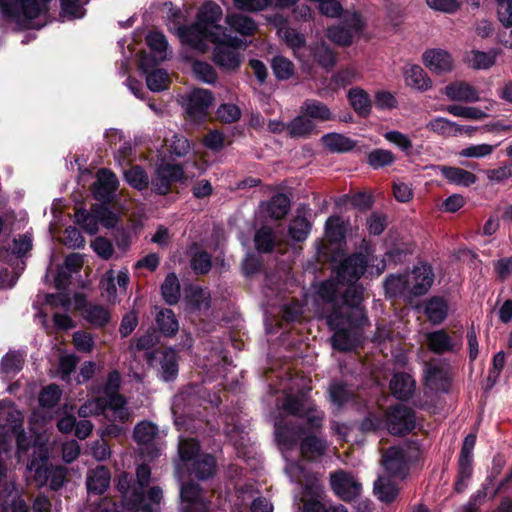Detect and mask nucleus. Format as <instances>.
Here are the masks:
<instances>
[{"mask_svg": "<svg viewBox=\"0 0 512 512\" xmlns=\"http://www.w3.org/2000/svg\"><path fill=\"white\" fill-rule=\"evenodd\" d=\"M51 466L48 461L47 452L42 449H39L38 455L34 453L29 460L27 468L34 471V481L38 487H43L47 484L50 478Z\"/></svg>", "mask_w": 512, "mask_h": 512, "instance_id": "obj_26", "label": "nucleus"}, {"mask_svg": "<svg viewBox=\"0 0 512 512\" xmlns=\"http://www.w3.org/2000/svg\"><path fill=\"white\" fill-rule=\"evenodd\" d=\"M429 348L435 353L458 352L462 346L460 336L450 337L444 330L431 332L427 335Z\"/></svg>", "mask_w": 512, "mask_h": 512, "instance_id": "obj_20", "label": "nucleus"}, {"mask_svg": "<svg viewBox=\"0 0 512 512\" xmlns=\"http://www.w3.org/2000/svg\"><path fill=\"white\" fill-rule=\"evenodd\" d=\"M426 385L435 391L446 392L449 388V368L439 364H427L425 368Z\"/></svg>", "mask_w": 512, "mask_h": 512, "instance_id": "obj_23", "label": "nucleus"}, {"mask_svg": "<svg viewBox=\"0 0 512 512\" xmlns=\"http://www.w3.org/2000/svg\"><path fill=\"white\" fill-rule=\"evenodd\" d=\"M382 466L389 476L403 479L408 470L405 450L400 447L389 448L382 456Z\"/></svg>", "mask_w": 512, "mask_h": 512, "instance_id": "obj_16", "label": "nucleus"}, {"mask_svg": "<svg viewBox=\"0 0 512 512\" xmlns=\"http://www.w3.org/2000/svg\"><path fill=\"white\" fill-rule=\"evenodd\" d=\"M119 181L109 169L102 168L97 173V180L91 186L93 197L102 205L111 204L116 197Z\"/></svg>", "mask_w": 512, "mask_h": 512, "instance_id": "obj_11", "label": "nucleus"}, {"mask_svg": "<svg viewBox=\"0 0 512 512\" xmlns=\"http://www.w3.org/2000/svg\"><path fill=\"white\" fill-rule=\"evenodd\" d=\"M271 67L278 80H288L294 74V64L284 56H275L272 59Z\"/></svg>", "mask_w": 512, "mask_h": 512, "instance_id": "obj_52", "label": "nucleus"}, {"mask_svg": "<svg viewBox=\"0 0 512 512\" xmlns=\"http://www.w3.org/2000/svg\"><path fill=\"white\" fill-rule=\"evenodd\" d=\"M217 468L215 456L210 453H202L184 469L190 477L198 481H207L216 475Z\"/></svg>", "mask_w": 512, "mask_h": 512, "instance_id": "obj_19", "label": "nucleus"}, {"mask_svg": "<svg viewBox=\"0 0 512 512\" xmlns=\"http://www.w3.org/2000/svg\"><path fill=\"white\" fill-rule=\"evenodd\" d=\"M255 248L262 253H270L275 246L274 235L269 227H262L256 231L254 236Z\"/></svg>", "mask_w": 512, "mask_h": 512, "instance_id": "obj_51", "label": "nucleus"}, {"mask_svg": "<svg viewBox=\"0 0 512 512\" xmlns=\"http://www.w3.org/2000/svg\"><path fill=\"white\" fill-rule=\"evenodd\" d=\"M416 424L414 412L403 404H398L385 414V426L393 435L409 433Z\"/></svg>", "mask_w": 512, "mask_h": 512, "instance_id": "obj_9", "label": "nucleus"}, {"mask_svg": "<svg viewBox=\"0 0 512 512\" xmlns=\"http://www.w3.org/2000/svg\"><path fill=\"white\" fill-rule=\"evenodd\" d=\"M62 392L57 385H49L39 395V403L42 407L52 408L61 398Z\"/></svg>", "mask_w": 512, "mask_h": 512, "instance_id": "obj_64", "label": "nucleus"}, {"mask_svg": "<svg viewBox=\"0 0 512 512\" xmlns=\"http://www.w3.org/2000/svg\"><path fill=\"white\" fill-rule=\"evenodd\" d=\"M410 296H421L427 293L434 282L432 267L428 264H420L408 273Z\"/></svg>", "mask_w": 512, "mask_h": 512, "instance_id": "obj_17", "label": "nucleus"}, {"mask_svg": "<svg viewBox=\"0 0 512 512\" xmlns=\"http://www.w3.org/2000/svg\"><path fill=\"white\" fill-rule=\"evenodd\" d=\"M348 230V223L341 217H331L326 221L325 235L330 242L341 243Z\"/></svg>", "mask_w": 512, "mask_h": 512, "instance_id": "obj_46", "label": "nucleus"}, {"mask_svg": "<svg viewBox=\"0 0 512 512\" xmlns=\"http://www.w3.org/2000/svg\"><path fill=\"white\" fill-rule=\"evenodd\" d=\"M158 434V426L149 420L140 421L133 429L132 438L140 446V454L149 460L160 455V450L154 443Z\"/></svg>", "mask_w": 512, "mask_h": 512, "instance_id": "obj_8", "label": "nucleus"}, {"mask_svg": "<svg viewBox=\"0 0 512 512\" xmlns=\"http://www.w3.org/2000/svg\"><path fill=\"white\" fill-rule=\"evenodd\" d=\"M403 76L406 85L417 91L424 92L432 87V80L419 65L407 64L403 69Z\"/></svg>", "mask_w": 512, "mask_h": 512, "instance_id": "obj_25", "label": "nucleus"}, {"mask_svg": "<svg viewBox=\"0 0 512 512\" xmlns=\"http://www.w3.org/2000/svg\"><path fill=\"white\" fill-rule=\"evenodd\" d=\"M155 321L158 330L166 337H172L178 332L179 324L171 309H161L156 314Z\"/></svg>", "mask_w": 512, "mask_h": 512, "instance_id": "obj_39", "label": "nucleus"}, {"mask_svg": "<svg viewBox=\"0 0 512 512\" xmlns=\"http://www.w3.org/2000/svg\"><path fill=\"white\" fill-rule=\"evenodd\" d=\"M154 59L149 57H143L140 61V68L146 74L147 87L153 92H160L167 88L169 82V75L164 69H153L152 67Z\"/></svg>", "mask_w": 512, "mask_h": 512, "instance_id": "obj_22", "label": "nucleus"}, {"mask_svg": "<svg viewBox=\"0 0 512 512\" xmlns=\"http://www.w3.org/2000/svg\"><path fill=\"white\" fill-rule=\"evenodd\" d=\"M348 100L357 114L366 117L371 112L372 102L369 94L362 88L355 87L349 90Z\"/></svg>", "mask_w": 512, "mask_h": 512, "instance_id": "obj_36", "label": "nucleus"}, {"mask_svg": "<svg viewBox=\"0 0 512 512\" xmlns=\"http://www.w3.org/2000/svg\"><path fill=\"white\" fill-rule=\"evenodd\" d=\"M216 44L213 52L214 62L223 70L235 71L241 64V54L238 51L239 40L227 34V39L211 40Z\"/></svg>", "mask_w": 512, "mask_h": 512, "instance_id": "obj_7", "label": "nucleus"}, {"mask_svg": "<svg viewBox=\"0 0 512 512\" xmlns=\"http://www.w3.org/2000/svg\"><path fill=\"white\" fill-rule=\"evenodd\" d=\"M370 267V273L379 276L386 268L384 259H367L361 253L352 254L342 259L338 265H334L336 279L341 284H355L367 268Z\"/></svg>", "mask_w": 512, "mask_h": 512, "instance_id": "obj_1", "label": "nucleus"}, {"mask_svg": "<svg viewBox=\"0 0 512 512\" xmlns=\"http://www.w3.org/2000/svg\"><path fill=\"white\" fill-rule=\"evenodd\" d=\"M51 0H0L3 18L15 22L20 28L30 27L32 20L47 10Z\"/></svg>", "mask_w": 512, "mask_h": 512, "instance_id": "obj_2", "label": "nucleus"}, {"mask_svg": "<svg viewBox=\"0 0 512 512\" xmlns=\"http://www.w3.org/2000/svg\"><path fill=\"white\" fill-rule=\"evenodd\" d=\"M204 490L200 484L190 479L180 485V499L182 504L204 499Z\"/></svg>", "mask_w": 512, "mask_h": 512, "instance_id": "obj_53", "label": "nucleus"}, {"mask_svg": "<svg viewBox=\"0 0 512 512\" xmlns=\"http://www.w3.org/2000/svg\"><path fill=\"white\" fill-rule=\"evenodd\" d=\"M330 485L334 493L343 500H353L362 491L361 483L352 474L342 470L331 474Z\"/></svg>", "mask_w": 512, "mask_h": 512, "instance_id": "obj_14", "label": "nucleus"}, {"mask_svg": "<svg viewBox=\"0 0 512 512\" xmlns=\"http://www.w3.org/2000/svg\"><path fill=\"white\" fill-rule=\"evenodd\" d=\"M195 77L205 83L212 84L217 79L215 69L207 62L196 60L192 64Z\"/></svg>", "mask_w": 512, "mask_h": 512, "instance_id": "obj_57", "label": "nucleus"}, {"mask_svg": "<svg viewBox=\"0 0 512 512\" xmlns=\"http://www.w3.org/2000/svg\"><path fill=\"white\" fill-rule=\"evenodd\" d=\"M310 230V223L304 217L294 218L289 225V235L297 242L306 239Z\"/></svg>", "mask_w": 512, "mask_h": 512, "instance_id": "obj_61", "label": "nucleus"}, {"mask_svg": "<svg viewBox=\"0 0 512 512\" xmlns=\"http://www.w3.org/2000/svg\"><path fill=\"white\" fill-rule=\"evenodd\" d=\"M211 306L210 295L201 288H195L187 296V307L191 312L208 311Z\"/></svg>", "mask_w": 512, "mask_h": 512, "instance_id": "obj_50", "label": "nucleus"}, {"mask_svg": "<svg viewBox=\"0 0 512 512\" xmlns=\"http://www.w3.org/2000/svg\"><path fill=\"white\" fill-rule=\"evenodd\" d=\"M146 40L150 49L157 53L159 60H165L168 47L165 36L160 32H151L148 34Z\"/></svg>", "mask_w": 512, "mask_h": 512, "instance_id": "obj_62", "label": "nucleus"}, {"mask_svg": "<svg viewBox=\"0 0 512 512\" xmlns=\"http://www.w3.org/2000/svg\"><path fill=\"white\" fill-rule=\"evenodd\" d=\"M439 169L449 183L458 186L468 187L474 184L477 179L473 173L462 168L441 166Z\"/></svg>", "mask_w": 512, "mask_h": 512, "instance_id": "obj_35", "label": "nucleus"}, {"mask_svg": "<svg viewBox=\"0 0 512 512\" xmlns=\"http://www.w3.org/2000/svg\"><path fill=\"white\" fill-rule=\"evenodd\" d=\"M290 209L289 198L282 193L276 194L269 201L267 211L269 216L275 220L285 217Z\"/></svg>", "mask_w": 512, "mask_h": 512, "instance_id": "obj_49", "label": "nucleus"}, {"mask_svg": "<svg viewBox=\"0 0 512 512\" xmlns=\"http://www.w3.org/2000/svg\"><path fill=\"white\" fill-rule=\"evenodd\" d=\"M362 293L363 290L361 287L354 286V284L348 285L343 295L344 304L348 306V311L344 318L350 317V319L366 321L363 310L359 307L362 301Z\"/></svg>", "mask_w": 512, "mask_h": 512, "instance_id": "obj_28", "label": "nucleus"}, {"mask_svg": "<svg viewBox=\"0 0 512 512\" xmlns=\"http://www.w3.org/2000/svg\"><path fill=\"white\" fill-rule=\"evenodd\" d=\"M448 312V306L444 299L440 297H432L425 305V313L427 318L433 324L442 323Z\"/></svg>", "mask_w": 512, "mask_h": 512, "instance_id": "obj_42", "label": "nucleus"}, {"mask_svg": "<svg viewBox=\"0 0 512 512\" xmlns=\"http://www.w3.org/2000/svg\"><path fill=\"white\" fill-rule=\"evenodd\" d=\"M291 480L303 482L302 507L299 512H320V484L316 474H310L299 463L292 462L285 469Z\"/></svg>", "mask_w": 512, "mask_h": 512, "instance_id": "obj_3", "label": "nucleus"}, {"mask_svg": "<svg viewBox=\"0 0 512 512\" xmlns=\"http://www.w3.org/2000/svg\"><path fill=\"white\" fill-rule=\"evenodd\" d=\"M102 416L106 422L127 423L130 421L131 412L126 407V399L115 392L105 397Z\"/></svg>", "mask_w": 512, "mask_h": 512, "instance_id": "obj_15", "label": "nucleus"}, {"mask_svg": "<svg viewBox=\"0 0 512 512\" xmlns=\"http://www.w3.org/2000/svg\"><path fill=\"white\" fill-rule=\"evenodd\" d=\"M497 145L491 144H475L467 146L459 152V155L466 158H485L490 156Z\"/></svg>", "mask_w": 512, "mask_h": 512, "instance_id": "obj_63", "label": "nucleus"}, {"mask_svg": "<svg viewBox=\"0 0 512 512\" xmlns=\"http://www.w3.org/2000/svg\"><path fill=\"white\" fill-rule=\"evenodd\" d=\"M446 111L453 116L462 117L469 120H481L487 117V114L479 108L460 105H449Z\"/></svg>", "mask_w": 512, "mask_h": 512, "instance_id": "obj_54", "label": "nucleus"}, {"mask_svg": "<svg viewBox=\"0 0 512 512\" xmlns=\"http://www.w3.org/2000/svg\"><path fill=\"white\" fill-rule=\"evenodd\" d=\"M23 426V419L21 413L12 406L0 405V427L5 430V433H0V448L6 451L2 437L6 434L11 433L16 428Z\"/></svg>", "mask_w": 512, "mask_h": 512, "instance_id": "obj_31", "label": "nucleus"}, {"mask_svg": "<svg viewBox=\"0 0 512 512\" xmlns=\"http://www.w3.org/2000/svg\"><path fill=\"white\" fill-rule=\"evenodd\" d=\"M444 93L452 101L476 102L479 100L476 89L465 82H455L447 85Z\"/></svg>", "mask_w": 512, "mask_h": 512, "instance_id": "obj_32", "label": "nucleus"}, {"mask_svg": "<svg viewBox=\"0 0 512 512\" xmlns=\"http://www.w3.org/2000/svg\"><path fill=\"white\" fill-rule=\"evenodd\" d=\"M367 161L373 169H379L391 165L395 161V156L389 150L375 149L368 154Z\"/></svg>", "mask_w": 512, "mask_h": 512, "instance_id": "obj_55", "label": "nucleus"}, {"mask_svg": "<svg viewBox=\"0 0 512 512\" xmlns=\"http://www.w3.org/2000/svg\"><path fill=\"white\" fill-rule=\"evenodd\" d=\"M92 211L97 217V221L108 229L114 228L119 220V217L107 205H94Z\"/></svg>", "mask_w": 512, "mask_h": 512, "instance_id": "obj_59", "label": "nucleus"}, {"mask_svg": "<svg viewBox=\"0 0 512 512\" xmlns=\"http://www.w3.org/2000/svg\"><path fill=\"white\" fill-rule=\"evenodd\" d=\"M366 321L344 318L334 312L328 317V325L335 329L332 337V345L342 351H349L357 347L360 343V326Z\"/></svg>", "mask_w": 512, "mask_h": 512, "instance_id": "obj_4", "label": "nucleus"}, {"mask_svg": "<svg viewBox=\"0 0 512 512\" xmlns=\"http://www.w3.org/2000/svg\"><path fill=\"white\" fill-rule=\"evenodd\" d=\"M300 451L306 460H317L320 457V440L316 436L305 437L300 443Z\"/></svg>", "mask_w": 512, "mask_h": 512, "instance_id": "obj_58", "label": "nucleus"}, {"mask_svg": "<svg viewBox=\"0 0 512 512\" xmlns=\"http://www.w3.org/2000/svg\"><path fill=\"white\" fill-rule=\"evenodd\" d=\"M320 120V104L315 100H306L300 112L287 124V134L292 138L306 137L316 128Z\"/></svg>", "mask_w": 512, "mask_h": 512, "instance_id": "obj_6", "label": "nucleus"}, {"mask_svg": "<svg viewBox=\"0 0 512 512\" xmlns=\"http://www.w3.org/2000/svg\"><path fill=\"white\" fill-rule=\"evenodd\" d=\"M497 53L495 51L483 52L474 50L471 52L469 62L475 69H489L495 64Z\"/></svg>", "mask_w": 512, "mask_h": 512, "instance_id": "obj_56", "label": "nucleus"}, {"mask_svg": "<svg viewBox=\"0 0 512 512\" xmlns=\"http://www.w3.org/2000/svg\"><path fill=\"white\" fill-rule=\"evenodd\" d=\"M117 488L123 497L124 505L135 506L144 501V494L138 490L135 478L131 474L123 473L119 477Z\"/></svg>", "mask_w": 512, "mask_h": 512, "instance_id": "obj_27", "label": "nucleus"}, {"mask_svg": "<svg viewBox=\"0 0 512 512\" xmlns=\"http://www.w3.org/2000/svg\"><path fill=\"white\" fill-rule=\"evenodd\" d=\"M86 319L91 324L102 327L109 322L110 314L103 306L91 305L86 309Z\"/></svg>", "mask_w": 512, "mask_h": 512, "instance_id": "obj_60", "label": "nucleus"}, {"mask_svg": "<svg viewBox=\"0 0 512 512\" xmlns=\"http://www.w3.org/2000/svg\"><path fill=\"white\" fill-rule=\"evenodd\" d=\"M391 476H380L374 483V493L377 498L386 503L392 502L398 495L399 488Z\"/></svg>", "mask_w": 512, "mask_h": 512, "instance_id": "obj_38", "label": "nucleus"}, {"mask_svg": "<svg viewBox=\"0 0 512 512\" xmlns=\"http://www.w3.org/2000/svg\"><path fill=\"white\" fill-rule=\"evenodd\" d=\"M414 387V380L406 373H397L390 381V389L393 395L398 399L409 398L414 391Z\"/></svg>", "mask_w": 512, "mask_h": 512, "instance_id": "obj_37", "label": "nucleus"}, {"mask_svg": "<svg viewBox=\"0 0 512 512\" xmlns=\"http://www.w3.org/2000/svg\"><path fill=\"white\" fill-rule=\"evenodd\" d=\"M384 288L386 295L389 297L404 296L411 298L408 273L388 276L384 282Z\"/></svg>", "mask_w": 512, "mask_h": 512, "instance_id": "obj_34", "label": "nucleus"}, {"mask_svg": "<svg viewBox=\"0 0 512 512\" xmlns=\"http://www.w3.org/2000/svg\"><path fill=\"white\" fill-rule=\"evenodd\" d=\"M221 18V7L216 3L207 2L201 7L196 21L208 29L211 40L227 39L226 28L218 24Z\"/></svg>", "mask_w": 512, "mask_h": 512, "instance_id": "obj_13", "label": "nucleus"}, {"mask_svg": "<svg viewBox=\"0 0 512 512\" xmlns=\"http://www.w3.org/2000/svg\"><path fill=\"white\" fill-rule=\"evenodd\" d=\"M184 106L188 116L199 121L208 115V110L214 102V96L207 89L197 88L183 97Z\"/></svg>", "mask_w": 512, "mask_h": 512, "instance_id": "obj_10", "label": "nucleus"}, {"mask_svg": "<svg viewBox=\"0 0 512 512\" xmlns=\"http://www.w3.org/2000/svg\"><path fill=\"white\" fill-rule=\"evenodd\" d=\"M164 301L169 305L176 304L180 299V283L174 272L169 273L161 285Z\"/></svg>", "mask_w": 512, "mask_h": 512, "instance_id": "obj_45", "label": "nucleus"}, {"mask_svg": "<svg viewBox=\"0 0 512 512\" xmlns=\"http://www.w3.org/2000/svg\"><path fill=\"white\" fill-rule=\"evenodd\" d=\"M179 36L185 44L202 53L208 49L207 41L211 42L208 29L197 21L179 28Z\"/></svg>", "mask_w": 512, "mask_h": 512, "instance_id": "obj_18", "label": "nucleus"}, {"mask_svg": "<svg viewBox=\"0 0 512 512\" xmlns=\"http://www.w3.org/2000/svg\"><path fill=\"white\" fill-rule=\"evenodd\" d=\"M424 65L432 72L444 74L450 72L453 68V59L451 55L443 49H430L423 53Z\"/></svg>", "mask_w": 512, "mask_h": 512, "instance_id": "obj_21", "label": "nucleus"}, {"mask_svg": "<svg viewBox=\"0 0 512 512\" xmlns=\"http://www.w3.org/2000/svg\"><path fill=\"white\" fill-rule=\"evenodd\" d=\"M177 452L179 456V461L175 463V469L177 472L184 469L188 464L193 462L202 454L201 445L195 438H180Z\"/></svg>", "mask_w": 512, "mask_h": 512, "instance_id": "obj_24", "label": "nucleus"}, {"mask_svg": "<svg viewBox=\"0 0 512 512\" xmlns=\"http://www.w3.org/2000/svg\"><path fill=\"white\" fill-rule=\"evenodd\" d=\"M355 77L356 72L353 69H343L336 73L335 75H333V77L331 78L330 82L327 85H325L324 87L322 86V91H326L327 93H335L338 90L351 84Z\"/></svg>", "mask_w": 512, "mask_h": 512, "instance_id": "obj_47", "label": "nucleus"}, {"mask_svg": "<svg viewBox=\"0 0 512 512\" xmlns=\"http://www.w3.org/2000/svg\"><path fill=\"white\" fill-rule=\"evenodd\" d=\"M198 385H188L181 389L173 398L172 409L174 412H185L186 408L193 407L199 403Z\"/></svg>", "mask_w": 512, "mask_h": 512, "instance_id": "obj_33", "label": "nucleus"}, {"mask_svg": "<svg viewBox=\"0 0 512 512\" xmlns=\"http://www.w3.org/2000/svg\"><path fill=\"white\" fill-rule=\"evenodd\" d=\"M187 179L183 164L162 161L155 167L151 178V191L165 196L173 190L174 184H184Z\"/></svg>", "mask_w": 512, "mask_h": 512, "instance_id": "obj_5", "label": "nucleus"}, {"mask_svg": "<svg viewBox=\"0 0 512 512\" xmlns=\"http://www.w3.org/2000/svg\"><path fill=\"white\" fill-rule=\"evenodd\" d=\"M426 128L431 132L446 137L457 136V132L460 131V128L458 127L457 123L450 121L444 117H437L430 120L426 124Z\"/></svg>", "mask_w": 512, "mask_h": 512, "instance_id": "obj_48", "label": "nucleus"}, {"mask_svg": "<svg viewBox=\"0 0 512 512\" xmlns=\"http://www.w3.org/2000/svg\"><path fill=\"white\" fill-rule=\"evenodd\" d=\"M110 471L105 466H97L89 471L86 478V486L89 493L103 494L110 485Z\"/></svg>", "mask_w": 512, "mask_h": 512, "instance_id": "obj_29", "label": "nucleus"}, {"mask_svg": "<svg viewBox=\"0 0 512 512\" xmlns=\"http://www.w3.org/2000/svg\"><path fill=\"white\" fill-rule=\"evenodd\" d=\"M322 142L331 152L343 153L354 148L355 142L339 133H328L322 137Z\"/></svg>", "mask_w": 512, "mask_h": 512, "instance_id": "obj_44", "label": "nucleus"}, {"mask_svg": "<svg viewBox=\"0 0 512 512\" xmlns=\"http://www.w3.org/2000/svg\"><path fill=\"white\" fill-rule=\"evenodd\" d=\"M124 179L132 188L139 191L148 188L149 184H151L147 172L140 165H134L128 170H125Z\"/></svg>", "mask_w": 512, "mask_h": 512, "instance_id": "obj_43", "label": "nucleus"}, {"mask_svg": "<svg viewBox=\"0 0 512 512\" xmlns=\"http://www.w3.org/2000/svg\"><path fill=\"white\" fill-rule=\"evenodd\" d=\"M159 377L165 382L174 381L178 376V355L172 348L165 349L161 352L159 361Z\"/></svg>", "mask_w": 512, "mask_h": 512, "instance_id": "obj_30", "label": "nucleus"}, {"mask_svg": "<svg viewBox=\"0 0 512 512\" xmlns=\"http://www.w3.org/2000/svg\"><path fill=\"white\" fill-rule=\"evenodd\" d=\"M226 22L231 29L244 36H252L257 30L256 22L249 16L241 14L228 15Z\"/></svg>", "mask_w": 512, "mask_h": 512, "instance_id": "obj_40", "label": "nucleus"}, {"mask_svg": "<svg viewBox=\"0 0 512 512\" xmlns=\"http://www.w3.org/2000/svg\"><path fill=\"white\" fill-rule=\"evenodd\" d=\"M25 355L21 351H9L1 359L0 372L6 375H15L24 366Z\"/></svg>", "mask_w": 512, "mask_h": 512, "instance_id": "obj_41", "label": "nucleus"}, {"mask_svg": "<svg viewBox=\"0 0 512 512\" xmlns=\"http://www.w3.org/2000/svg\"><path fill=\"white\" fill-rule=\"evenodd\" d=\"M343 26L329 28L327 32L328 38L336 44L348 45L351 43L355 34L359 33L363 28V21L356 12L346 11L342 20Z\"/></svg>", "mask_w": 512, "mask_h": 512, "instance_id": "obj_12", "label": "nucleus"}]
</instances>
